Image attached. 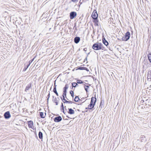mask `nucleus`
I'll use <instances>...</instances> for the list:
<instances>
[{"label":"nucleus","mask_w":151,"mask_h":151,"mask_svg":"<svg viewBox=\"0 0 151 151\" xmlns=\"http://www.w3.org/2000/svg\"><path fill=\"white\" fill-rule=\"evenodd\" d=\"M103 45L101 43L97 42L94 44L92 45V48L94 50H100L102 49Z\"/></svg>","instance_id":"1"},{"label":"nucleus","mask_w":151,"mask_h":151,"mask_svg":"<svg viewBox=\"0 0 151 151\" xmlns=\"http://www.w3.org/2000/svg\"><path fill=\"white\" fill-rule=\"evenodd\" d=\"M130 36V33L127 31L125 34L124 36L122 38V41H126L129 40Z\"/></svg>","instance_id":"2"},{"label":"nucleus","mask_w":151,"mask_h":151,"mask_svg":"<svg viewBox=\"0 0 151 151\" xmlns=\"http://www.w3.org/2000/svg\"><path fill=\"white\" fill-rule=\"evenodd\" d=\"M91 17L93 19L98 18V14L97 13V12L96 10H93L92 13Z\"/></svg>","instance_id":"3"},{"label":"nucleus","mask_w":151,"mask_h":151,"mask_svg":"<svg viewBox=\"0 0 151 151\" xmlns=\"http://www.w3.org/2000/svg\"><path fill=\"white\" fill-rule=\"evenodd\" d=\"M77 16V13L76 12L73 11L71 12L70 13V18L71 19H73Z\"/></svg>","instance_id":"4"},{"label":"nucleus","mask_w":151,"mask_h":151,"mask_svg":"<svg viewBox=\"0 0 151 151\" xmlns=\"http://www.w3.org/2000/svg\"><path fill=\"white\" fill-rule=\"evenodd\" d=\"M4 116L5 119H8L11 117V115L9 111L5 112L4 114Z\"/></svg>","instance_id":"5"},{"label":"nucleus","mask_w":151,"mask_h":151,"mask_svg":"<svg viewBox=\"0 0 151 151\" xmlns=\"http://www.w3.org/2000/svg\"><path fill=\"white\" fill-rule=\"evenodd\" d=\"M62 118L60 116L56 117L54 119V121L56 122H60L62 120Z\"/></svg>","instance_id":"6"},{"label":"nucleus","mask_w":151,"mask_h":151,"mask_svg":"<svg viewBox=\"0 0 151 151\" xmlns=\"http://www.w3.org/2000/svg\"><path fill=\"white\" fill-rule=\"evenodd\" d=\"M31 83H30L27 85L24 90L25 92H27L28 91L30 88H31Z\"/></svg>","instance_id":"7"},{"label":"nucleus","mask_w":151,"mask_h":151,"mask_svg":"<svg viewBox=\"0 0 151 151\" xmlns=\"http://www.w3.org/2000/svg\"><path fill=\"white\" fill-rule=\"evenodd\" d=\"M28 124L29 127V128L33 129L32 127L33 126V123L32 121H28Z\"/></svg>","instance_id":"8"},{"label":"nucleus","mask_w":151,"mask_h":151,"mask_svg":"<svg viewBox=\"0 0 151 151\" xmlns=\"http://www.w3.org/2000/svg\"><path fill=\"white\" fill-rule=\"evenodd\" d=\"M80 40V38L79 37H76L74 39V42L76 44L78 43Z\"/></svg>","instance_id":"9"},{"label":"nucleus","mask_w":151,"mask_h":151,"mask_svg":"<svg viewBox=\"0 0 151 151\" xmlns=\"http://www.w3.org/2000/svg\"><path fill=\"white\" fill-rule=\"evenodd\" d=\"M67 113L70 114H73L75 113L74 111L71 108H68Z\"/></svg>","instance_id":"10"},{"label":"nucleus","mask_w":151,"mask_h":151,"mask_svg":"<svg viewBox=\"0 0 151 151\" xmlns=\"http://www.w3.org/2000/svg\"><path fill=\"white\" fill-rule=\"evenodd\" d=\"M96 97H92L91 99V101L90 102L92 103L93 104H95L96 103Z\"/></svg>","instance_id":"11"},{"label":"nucleus","mask_w":151,"mask_h":151,"mask_svg":"<svg viewBox=\"0 0 151 151\" xmlns=\"http://www.w3.org/2000/svg\"><path fill=\"white\" fill-rule=\"evenodd\" d=\"M95 105L94 104L90 102V104L88 106V108L89 109H92L94 107Z\"/></svg>","instance_id":"12"},{"label":"nucleus","mask_w":151,"mask_h":151,"mask_svg":"<svg viewBox=\"0 0 151 151\" xmlns=\"http://www.w3.org/2000/svg\"><path fill=\"white\" fill-rule=\"evenodd\" d=\"M93 22L94 23V25L95 26H99V20L97 19H93Z\"/></svg>","instance_id":"13"},{"label":"nucleus","mask_w":151,"mask_h":151,"mask_svg":"<svg viewBox=\"0 0 151 151\" xmlns=\"http://www.w3.org/2000/svg\"><path fill=\"white\" fill-rule=\"evenodd\" d=\"M147 78L148 79H150L151 81V70L147 72Z\"/></svg>","instance_id":"14"},{"label":"nucleus","mask_w":151,"mask_h":151,"mask_svg":"<svg viewBox=\"0 0 151 151\" xmlns=\"http://www.w3.org/2000/svg\"><path fill=\"white\" fill-rule=\"evenodd\" d=\"M102 42L106 46H107L108 44L109 43L107 40H106L105 38L104 37L102 38Z\"/></svg>","instance_id":"15"},{"label":"nucleus","mask_w":151,"mask_h":151,"mask_svg":"<svg viewBox=\"0 0 151 151\" xmlns=\"http://www.w3.org/2000/svg\"><path fill=\"white\" fill-rule=\"evenodd\" d=\"M69 87L68 85L66 84L63 88V92H67V90Z\"/></svg>","instance_id":"16"},{"label":"nucleus","mask_w":151,"mask_h":151,"mask_svg":"<svg viewBox=\"0 0 151 151\" xmlns=\"http://www.w3.org/2000/svg\"><path fill=\"white\" fill-rule=\"evenodd\" d=\"M46 114L45 113V114H44V113L42 112H40V116L41 118H45Z\"/></svg>","instance_id":"17"},{"label":"nucleus","mask_w":151,"mask_h":151,"mask_svg":"<svg viewBox=\"0 0 151 151\" xmlns=\"http://www.w3.org/2000/svg\"><path fill=\"white\" fill-rule=\"evenodd\" d=\"M52 101L55 103L56 105H58V101L56 97H55L54 99H52Z\"/></svg>","instance_id":"18"},{"label":"nucleus","mask_w":151,"mask_h":151,"mask_svg":"<svg viewBox=\"0 0 151 151\" xmlns=\"http://www.w3.org/2000/svg\"><path fill=\"white\" fill-rule=\"evenodd\" d=\"M38 136L40 139H42L43 138V134L41 131H39L38 134Z\"/></svg>","instance_id":"19"},{"label":"nucleus","mask_w":151,"mask_h":151,"mask_svg":"<svg viewBox=\"0 0 151 151\" xmlns=\"http://www.w3.org/2000/svg\"><path fill=\"white\" fill-rule=\"evenodd\" d=\"M71 84H72V88H71V89H72L73 88V87H76L77 86H78V84H77V83H76V82H73V83H71Z\"/></svg>","instance_id":"20"},{"label":"nucleus","mask_w":151,"mask_h":151,"mask_svg":"<svg viewBox=\"0 0 151 151\" xmlns=\"http://www.w3.org/2000/svg\"><path fill=\"white\" fill-rule=\"evenodd\" d=\"M66 93L65 92H63V93L62 96H63V98H62V99H65V98H66L68 100V99L66 97Z\"/></svg>","instance_id":"21"},{"label":"nucleus","mask_w":151,"mask_h":151,"mask_svg":"<svg viewBox=\"0 0 151 151\" xmlns=\"http://www.w3.org/2000/svg\"><path fill=\"white\" fill-rule=\"evenodd\" d=\"M62 101L64 103H68L69 102V101H68L65 99H62V97H60Z\"/></svg>","instance_id":"22"},{"label":"nucleus","mask_w":151,"mask_h":151,"mask_svg":"<svg viewBox=\"0 0 151 151\" xmlns=\"http://www.w3.org/2000/svg\"><path fill=\"white\" fill-rule=\"evenodd\" d=\"M147 57L149 61L151 63V54L149 53L147 55Z\"/></svg>","instance_id":"23"},{"label":"nucleus","mask_w":151,"mask_h":151,"mask_svg":"<svg viewBox=\"0 0 151 151\" xmlns=\"http://www.w3.org/2000/svg\"><path fill=\"white\" fill-rule=\"evenodd\" d=\"M53 91L57 96H58V94L56 90V88H54L53 89Z\"/></svg>","instance_id":"24"},{"label":"nucleus","mask_w":151,"mask_h":151,"mask_svg":"<svg viewBox=\"0 0 151 151\" xmlns=\"http://www.w3.org/2000/svg\"><path fill=\"white\" fill-rule=\"evenodd\" d=\"M79 100H80V99L78 98V97L77 96H76V97H75V99H74V101L75 102H77L79 101Z\"/></svg>","instance_id":"25"},{"label":"nucleus","mask_w":151,"mask_h":151,"mask_svg":"<svg viewBox=\"0 0 151 151\" xmlns=\"http://www.w3.org/2000/svg\"><path fill=\"white\" fill-rule=\"evenodd\" d=\"M141 141V142H143L145 140V138L144 136H142V137H140Z\"/></svg>","instance_id":"26"},{"label":"nucleus","mask_w":151,"mask_h":151,"mask_svg":"<svg viewBox=\"0 0 151 151\" xmlns=\"http://www.w3.org/2000/svg\"><path fill=\"white\" fill-rule=\"evenodd\" d=\"M89 86H86V85H85L84 86V88H85V91H86V92L87 93L88 91V89H89Z\"/></svg>","instance_id":"27"},{"label":"nucleus","mask_w":151,"mask_h":151,"mask_svg":"<svg viewBox=\"0 0 151 151\" xmlns=\"http://www.w3.org/2000/svg\"><path fill=\"white\" fill-rule=\"evenodd\" d=\"M84 98H82L81 99H80L79 102L80 103H82L84 102L86 100L84 101Z\"/></svg>","instance_id":"28"},{"label":"nucleus","mask_w":151,"mask_h":151,"mask_svg":"<svg viewBox=\"0 0 151 151\" xmlns=\"http://www.w3.org/2000/svg\"><path fill=\"white\" fill-rule=\"evenodd\" d=\"M104 101L101 100V102H100V105L99 107L100 108L101 107V106L102 105H104Z\"/></svg>","instance_id":"29"},{"label":"nucleus","mask_w":151,"mask_h":151,"mask_svg":"<svg viewBox=\"0 0 151 151\" xmlns=\"http://www.w3.org/2000/svg\"><path fill=\"white\" fill-rule=\"evenodd\" d=\"M66 106H65V107L64 106L63 104V103L62 102L61 103V106L60 109H63L65 108L66 111L67 109H66Z\"/></svg>","instance_id":"30"},{"label":"nucleus","mask_w":151,"mask_h":151,"mask_svg":"<svg viewBox=\"0 0 151 151\" xmlns=\"http://www.w3.org/2000/svg\"><path fill=\"white\" fill-rule=\"evenodd\" d=\"M77 82L79 84H82L83 83V82L81 80H78L77 81Z\"/></svg>","instance_id":"31"},{"label":"nucleus","mask_w":151,"mask_h":151,"mask_svg":"<svg viewBox=\"0 0 151 151\" xmlns=\"http://www.w3.org/2000/svg\"><path fill=\"white\" fill-rule=\"evenodd\" d=\"M70 94H71V96L73 97L74 96V92H73L72 91V90H70Z\"/></svg>","instance_id":"32"},{"label":"nucleus","mask_w":151,"mask_h":151,"mask_svg":"<svg viewBox=\"0 0 151 151\" xmlns=\"http://www.w3.org/2000/svg\"><path fill=\"white\" fill-rule=\"evenodd\" d=\"M84 67H79L77 69L79 70H84Z\"/></svg>","instance_id":"33"},{"label":"nucleus","mask_w":151,"mask_h":151,"mask_svg":"<svg viewBox=\"0 0 151 151\" xmlns=\"http://www.w3.org/2000/svg\"><path fill=\"white\" fill-rule=\"evenodd\" d=\"M60 110L61 111H62L65 114H66V111L65 112L64 109H60Z\"/></svg>","instance_id":"34"},{"label":"nucleus","mask_w":151,"mask_h":151,"mask_svg":"<svg viewBox=\"0 0 151 151\" xmlns=\"http://www.w3.org/2000/svg\"><path fill=\"white\" fill-rule=\"evenodd\" d=\"M34 59H35V58H33L31 60H30L29 62V64H31V63L34 61Z\"/></svg>","instance_id":"35"},{"label":"nucleus","mask_w":151,"mask_h":151,"mask_svg":"<svg viewBox=\"0 0 151 151\" xmlns=\"http://www.w3.org/2000/svg\"><path fill=\"white\" fill-rule=\"evenodd\" d=\"M84 70H86L87 71H89V69L88 68H87L85 67H84Z\"/></svg>","instance_id":"36"},{"label":"nucleus","mask_w":151,"mask_h":151,"mask_svg":"<svg viewBox=\"0 0 151 151\" xmlns=\"http://www.w3.org/2000/svg\"><path fill=\"white\" fill-rule=\"evenodd\" d=\"M27 67H24L23 70V71H25L27 70Z\"/></svg>","instance_id":"37"},{"label":"nucleus","mask_w":151,"mask_h":151,"mask_svg":"<svg viewBox=\"0 0 151 151\" xmlns=\"http://www.w3.org/2000/svg\"><path fill=\"white\" fill-rule=\"evenodd\" d=\"M83 1H84V0H80L79 3H80V4H82Z\"/></svg>","instance_id":"38"},{"label":"nucleus","mask_w":151,"mask_h":151,"mask_svg":"<svg viewBox=\"0 0 151 151\" xmlns=\"http://www.w3.org/2000/svg\"><path fill=\"white\" fill-rule=\"evenodd\" d=\"M55 82H56V80H55V81L54 88H56V86H57L55 85Z\"/></svg>","instance_id":"39"},{"label":"nucleus","mask_w":151,"mask_h":151,"mask_svg":"<svg viewBox=\"0 0 151 151\" xmlns=\"http://www.w3.org/2000/svg\"><path fill=\"white\" fill-rule=\"evenodd\" d=\"M101 49L104 50H105V48L103 46V45L102 46V49Z\"/></svg>","instance_id":"40"},{"label":"nucleus","mask_w":151,"mask_h":151,"mask_svg":"<svg viewBox=\"0 0 151 151\" xmlns=\"http://www.w3.org/2000/svg\"><path fill=\"white\" fill-rule=\"evenodd\" d=\"M50 96V91H49V93L47 95V97H48V98H49Z\"/></svg>","instance_id":"41"},{"label":"nucleus","mask_w":151,"mask_h":151,"mask_svg":"<svg viewBox=\"0 0 151 151\" xmlns=\"http://www.w3.org/2000/svg\"><path fill=\"white\" fill-rule=\"evenodd\" d=\"M30 65V64H29H29H28L26 67L27 68H28V67Z\"/></svg>","instance_id":"42"},{"label":"nucleus","mask_w":151,"mask_h":151,"mask_svg":"<svg viewBox=\"0 0 151 151\" xmlns=\"http://www.w3.org/2000/svg\"><path fill=\"white\" fill-rule=\"evenodd\" d=\"M30 65V64H29H29H28L26 67L27 68H28V67Z\"/></svg>","instance_id":"43"},{"label":"nucleus","mask_w":151,"mask_h":151,"mask_svg":"<svg viewBox=\"0 0 151 151\" xmlns=\"http://www.w3.org/2000/svg\"><path fill=\"white\" fill-rule=\"evenodd\" d=\"M73 103V102L71 101H69L68 104H72Z\"/></svg>","instance_id":"44"},{"label":"nucleus","mask_w":151,"mask_h":151,"mask_svg":"<svg viewBox=\"0 0 151 151\" xmlns=\"http://www.w3.org/2000/svg\"><path fill=\"white\" fill-rule=\"evenodd\" d=\"M83 50L84 51H85V52H86L87 50V48H85L84 49H83Z\"/></svg>","instance_id":"45"},{"label":"nucleus","mask_w":151,"mask_h":151,"mask_svg":"<svg viewBox=\"0 0 151 151\" xmlns=\"http://www.w3.org/2000/svg\"><path fill=\"white\" fill-rule=\"evenodd\" d=\"M78 0H71L73 2H75L77 1Z\"/></svg>","instance_id":"46"},{"label":"nucleus","mask_w":151,"mask_h":151,"mask_svg":"<svg viewBox=\"0 0 151 151\" xmlns=\"http://www.w3.org/2000/svg\"><path fill=\"white\" fill-rule=\"evenodd\" d=\"M87 57H86V58H85V59L84 60V62H85L86 60H87Z\"/></svg>","instance_id":"47"},{"label":"nucleus","mask_w":151,"mask_h":151,"mask_svg":"<svg viewBox=\"0 0 151 151\" xmlns=\"http://www.w3.org/2000/svg\"><path fill=\"white\" fill-rule=\"evenodd\" d=\"M74 28H75V29H76V25L74 27L73 29H74Z\"/></svg>","instance_id":"48"},{"label":"nucleus","mask_w":151,"mask_h":151,"mask_svg":"<svg viewBox=\"0 0 151 151\" xmlns=\"http://www.w3.org/2000/svg\"><path fill=\"white\" fill-rule=\"evenodd\" d=\"M49 98H48H48H47V102L48 103V100H49Z\"/></svg>","instance_id":"49"},{"label":"nucleus","mask_w":151,"mask_h":151,"mask_svg":"<svg viewBox=\"0 0 151 151\" xmlns=\"http://www.w3.org/2000/svg\"><path fill=\"white\" fill-rule=\"evenodd\" d=\"M90 52H89V53H88L87 54V56H86V57H87L88 56V55H89V54H90Z\"/></svg>","instance_id":"50"},{"label":"nucleus","mask_w":151,"mask_h":151,"mask_svg":"<svg viewBox=\"0 0 151 151\" xmlns=\"http://www.w3.org/2000/svg\"><path fill=\"white\" fill-rule=\"evenodd\" d=\"M36 137L37 139H38V137L36 134Z\"/></svg>","instance_id":"51"},{"label":"nucleus","mask_w":151,"mask_h":151,"mask_svg":"<svg viewBox=\"0 0 151 151\" xmlns=\"http://www.w3.org/2000/svg\"><path fill=\"white\" fill-rule=\"evenodd\" d=\"M52 97L53 99H54L55 98L54 96H53Z\"/></svg>","instance_id":"52"},{"label":"nucleus","mask_w":151,"mask_h":151,"mask_svg":"<svg viewBox=\"0 0 151 151\" xmlns=\"http://www.w3.org/2000/svg\"><path fill=\"white\" fill-rule=\"evenodd\" d=\"M66 117H67V118H70L69 116H68L67 115V116H66Z\"/></svg>","instance_id":"53"},{"label":"nucleus","mask_w":151,"mask_h":151,"mask_svg":"<svg viewBox=\"0 0 151 151\" xmlns=\"http://www.w3.org/2000/svg\"><path fill=\"white\" fill-rule=\"evenodd\" d=\"M51 87L50 89V90H51Z\"/></svg>","instance_id":"54"},{"label":"nucleus","mask_w":151,"mask_h":151,"mask_svg":"<svg viewBox=\"0 0 151 151\" xmlns=\"http://www.w3.org/2000/svg\"><path fill=\"white\" fill-rule=\"evenodd\" d=\"M80 104V105H82V103H81V104Z\"/></svg>","instance_id":"55"},{"label":"nucleus","mask_w":151,"mask_h":151,"mask_svg":"<svg viewBox=\"0 0 151 151\" xmlns=\"http://www.w3.org/2000/svg\"><path fill=\"white\" fill-rule=\"evenodd\" d=\"M65 120H68V119H66Z\"/></svg>","instance_id":"56"},{"label":"nucleus","mask_w":151,"mask_h":151,"mask_svg":"<svg viewBox=\"0 0 151 151\" xmlns=\"http://www.w3.org/2000/svg\"><path fill=\"white\" fill-rule=\"evenodd\" d=\"M151 87V85L150 86V87Z\"/></svg>","instance_id":"57"}]
</instances>
